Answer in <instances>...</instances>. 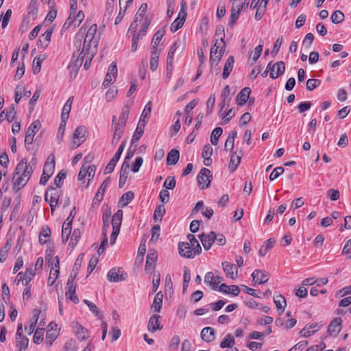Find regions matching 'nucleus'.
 <instances>
[{
	"instance_id": "obj_1",
	"label": "nucleus",
	"mask_w": 351,
	"mask_h": 351,
	"mask_svg": "<svg viewBox=\"0 0 351 351\" xmlns=\"http://www.w3.org/2000/svg\"><path fill=\"white\" fill-rule=\"evenodd\" d=\"M36 160L33 158L27 163L26 158H23L17 165L14 170V186L16 191L21 189L28 182L36 167Z\"/></svg>"
},
{
	"instance_id": "obj_2",
	"label": "nucleus",
	"mask_w": 351,
	"mask_h": 351,
	"mask_svg": "<svg viewBox=\"0 0 351 351\" xmlns=\"http://www.w3.org/2000/svg\"><path fill=\"white\" fill-rule=\"evenodd\" d=\"M97 29V27L95 24L91 25L88 29L84 40L83 53H85L86 50H90L92 47H96L97 45L98 40L95 37Z\"/></svg>"
},
{
	"instance_id": "obj_3",
	"label": "nucleus",
	"mask_w": 351,
	"mask_h": 351,
	"mask_svg": "<svg viewBox=\"0 0 351 351\" xmlns=\"http://www.w3.org/2000/svg\"><path fill=\"white\" fill-rule=\"evenodd\" d=\"M285 71V64L282 61H278L274 64H272L270 62L266 68V71H265V74L266 73H269V76L272 79H276L278 76L282 75Z\"/></svg>"
},
{
	"instance_id": "obj_4",
	"label": "nucleus",
	"mask_w": 351,
	"mask_h": 351,
	"mask_svg": "<svg viewBox=\"0 0 351 351\" xmlns=\"http://www.w3.org/2000/svg\"><path fill=\"white\" fill-rule=\"evenodd\" d=\"M40 126L41 124L38 120L33 121L29 126L25 138V145L27 150L30 149L29 145L32 144L34 137L39 130Z\"/></svg>"
},
{
	"instance_id": "obj_5",
	"label": "nucleus",
	"mask_w": 351,
	"mask_h": 351,
	"mask_svg": "<svg viewBox=\"0 0 351 351\" xmlns=\"http://www.w3.org/2000/svg\"><path fill=\"white\" fill-rule=\"evenodd\" d=\"M59 197L60 192L56 188L51 186L47 189L45 195V201L49 204L52 213L55 210L58 204Z\"/></svg>"
},
{
	"instance_id": "obj_6",
	"label": "nucleus",
	"mask_w": 351,
	"mask_h": 351,
	"mask_svg": "<svg viewBox=\"0 0 351 351\" xmlns=\"http://www.w3.org/2000/svg\"><path fill=\"white\" fill-rule=\"evenodd\" d=\"M212 178L211 171L208 169L202 168L197 177V181L200 189H205L208 188Z\"/></svg>"
},
{
	"instance_id": "obj_7",
	"label": "nucleus",
	"mask_w": 351,
	"mask_h": 351,
	"mask_svg": "<svg viewBox=\"0 0 351 351\" xmlns=\"http://www.w3.org/2000/svg\"><path fill=\"white\" fill-rule=\"evenodd\" d=\"M84 60V56L82 53V51L79 53L76 54L73 53L71 60L69 64V67L71 70V76L75 77L80 67L82 66Z\"/></svg>"
},
{
	"instance_id": "obj_8",
	"label": "nucleus",
	"mask_w": 351,
	"mask_h": 351,
	"mask_svg": "<svg viewBox=\"0 0 351 351\" xmlns=\"http://www.w3.org/2000/svg\"><path fill=\"white\" fill-rule=\"evenodd\" d=\"M86 130L84 126L77 127L73 135L71 148L75 149L86 140Z\"/></svg>"
},
{
	"instance_id": "obj_9",
	"label": "nucleus",
	"mask_w": 351,
	"mask_h": 351,
	"mask_svg": "<svg viewBox=\"0 0 351 351\" xmlns=\"http://www.w3.org/2000/svg\"><path fill=\"white\" fill-rule=\"evenodd\" d=\"M187 238L189 239V242L186 243L191 245V247H192L193 250H187L186 256L187 258H193L202 252V247L193 234H188Z\"/></svg>"
},
{
	"instance_id": "obj_10",
	"label": "nucleus",
	"mask_w": 351,
	"mask_h": 351,
	"mask_svg": "<svg viewBox=\"0 0 351 351\" xmlns=\"http://www.w3.org/2000/svg\"><path fill=\"white\" fill-rule=\"evenodd\" d=\"M127 274L122 268H112L107 274V278L110 282H118L125 280Z\"/></svg>"
},
{
	"instance_id": "obj_11",
	"label": "nucleus",
	"mask_w": 351,
	"mask_h": 351,
	"mask_svg": "<svg viewBox=\"0 0 351 351\" xmlns=\"http://www.w3.org/2000/svg\"><path fill=\"white\" fill-rule=\"evenodd\" d=\"M71 326L73 332L79 340L83 341L89 337V332L88 330L77 322H73Z\"/></svg>"
},
{
	"instance_id": "obj_12",
	"label": "nucleus",
	"mask_w": 351,
	"mask_h": 351,
	"mask_svg": "<svg viewBox=\"0 0 351 351\" xmlns=\"http://www.w3.org/2000/svg\"><path fill=\"white\" fill-rule=\"evenodd\" d=\"M36 275V272L34 271V269L30 267L26 269V271L25 273L23 272H19L16 278V280L18 281V283L20 281H22V283L25 286H27L29 283V282L32 280V279L34 278V276Z\"/></svg>"
},
{
	"instance_id": "obj_13",
	"label": "nucleus",
	"mask_w": 351,
	"mask_h": 351,
	"mask_svg": "<svg viewBox=\"0 0 351 351\" xmlns=\"http://www.w3.org/2000/svg\"><path fill=\"white\" fill-rule=\"evenodd\" d=\"M199 238L202 243L204 250H209L212 245L215 243V239H216V233L215 232H210L208 234L202 233L199 236Z\"/></svg>"
},
{
	"instance_id": "obj_14",
	"label": "nucleus",
	"mask_w": 351,
	"mask_h": 351,
	"mask_svg": "<svg viewBox=\"0 0 351 351\" xmlns=\"http://www.w3.org/2000/svg\"><path fill=\"white\" fill-rule=\"evenodd\" d=\"M112 128L114 130V135L112 140V145H115L119 143V140L121 139L125 131V125L117 122L115 123L114 124H112Z\"/></svg>"
},
{
	"instance_id": "obj_15",
	"label": "nucleus",
	"mask_w": 351,
	"mask_h": 351,
	"mask_svg": "<svg viewBox=\"0 0 351 351\" xmlns=\"http://www.w3.org/2000/svg\"><path fill=\"white\" fill-rule=\"evenodd\" d=\"M342 320L339 317L335 318L328 327V332L330 336L336 337L341 330Z\"/></svg>"
},
{
	"instance_id": "obj_16",
	"label": "nucleus",
	"mask_w": 351,
	"mask_h": 351,
	"mask_svg": "<svg viewBox=\"0 0 351 351\" xmlns=\"http://www.w3.org/2000/svg\"><path fill=\"white\" fill-rule=\"evenodd\" d=\"M161 317L158 315H153L149 319L147 328L149 331L154 332L158 330H160L162 326L160 325Z\"/></svg>"
},
{
	"instance_id": "obj_17",
	"label": "nucleus",
	"mask_w": 351,
	"mask_h": 351,
	"mask_svg": "<svg viewBox=\"0 0 351 351\" xmlns=\"http://www.w3.org/2000/svg\"><path fill=\"white\" fill-rule=\"evenodd\" d=\"M110 184V179L106 178L101 184L99 188L97 193L95 194L94 199L93 200V204H99L102 199L105 193L106 189Z\"/></svg>"
},
{
	"instance_id": "obj_18",
	"label": "nucleus",
	"mask_w": 351,
	"mask_h": 351,
	"mask_svg": "<svg viewBox=\"0 0 351 351\" xmlns=\"http://www.w3.org/2000/svg\"><path fill=\"white\" fill-rule=\"evenodd\" d=\"M55 167V156L53 154H50L47 158L43 167V172L44 174L51 176L53 173Z\"/></svg>"
},
{
	"instance_id": "obj_19",
	"label": "nucleus",
	"mask_w": 351,
	"mask_h": 351,
	"mask_svg": "<svg viewBox=\"0 0 351 351\" xmlns=\"http://www.w3.org/2000/svg\"><path fill=\"white\" fill-rule=\"evenodd\" d=\"M251 89L249 87L243 88L236 97V102L239 106L244 105L249 99Z\"/></svg>"
},
{
	"instance_id": "obj_20",
	"label": "nucleus",
	"mask_w": 351,
	"mask_h": 351,
	"mask_svg": "<svg viewBox=\"0 0 351 351\" xmlns=\"http://www.w3.org/2000/svg\"><path fill=\"white\" fill-rule=\"evenodd\" d=\"M200 336L204 341L212 342L215 340V330L209 326L205 327L202 330Z\"/></svg>"
},
{
	"instance_id": "obj_21",
	"label": "nucleus",
	"mask_w": 351,
	"mask_h": 351,
	"mask_svg": "<svg viewBox=\"0 0 351 351\" xmlns=\"http://www.w3.org/2000/svg\"><path fill=\"white\" fill-rule=\"evenodd\" d=\"M219 291L226 294H232L234 296H237L240 292V289L237 285L228 286L226 284L223 283L219 286Z\"/></svg>"
},
{
	"instance_id": "obj_22",
	"label": "nucleus",
	"mask_w": 351,
	"mask_h": 351,
	"mask_svg": "<svg viewBox=\"0 0 351 351\" xmlns=\"http://www.w3.org/2000/svg\"><path fill=\"white\" fill-rule=\"evenodd\" d=\"M73 99H74L73 96L70 97L67 99V101H66V103L64 104V105L62 108V113H61V120H62L63 121H67V120L69 117V114L71 110V106H72Z\"/></svg>"
},
{
	"instance_id": "obj_23",
	"label": "nucleus",
	"mask_w": 351,
	"mask_h": 351,
	"mask_svg": "<svg viewBox=\"0 0 351 351\" xmlns=\"http://www.w3.org/2000/svg\"><path fill=\"white\" fill-rule=\"evenodd\" d=\"M158 258L157 252L155 250H149L146 259L145 269L147 270H152L155 267V263Z\"/></svg>"
},
{
	"instance_id": "obj_24",
	"label": "nucleus",
	"mask_w": 351,
	"mask_h": 351,
	"mask_svg": "<svg viewBox=\"0 0 351 351\" xmlns=\"http://www.w3.org/2000/svg\"><path fill=\"white\" fill-rule=\"evenodd\" d=\"M56 262L54 263V267L56 268V270H54V271L53 272L52 270H51L50 271V274H49V276L48 278V285L49 286H52L55 282H56V280L57 279L58 276V274L60 273V261H59V258L58 256H56L54 258Z\"/></svg>"
},
{
	"instance_id": "obj_25",
	"label": "nucleus",
	"mask_w": 351,
	"mask_h": 351,
	"mask_svg": "<svg viewBox=\"0 0 351 351\" xmlns=\"http://www.w3.org/2000/svg\"><path fill=\"white\" fill-rule=\"evenodd\" d=\"M152 101L147 102V104L145 105L144 110L141 115L140 119H139V125H142V127L144 128L146 123L147 119L149 118L151 111H152Z\"/></svg>"
},
{
	"instance_id": "obj_26",
	"label": "nucleus",
	"mask_w": 351,
	"mask_h": 351,
	"mask_svg": "<svg viewBox=\"0 0 351 351\" xmlns=\"http://www.w3.org/2000/svg\"><path fill=\"white\" fill-rule=\"evenodd\" d=\"M204 282L211 287L213 290H217L220 280H216L213 273L208 271L205 275Z\"/></svg>"
},
{
	"instance_id": "obj_27",
	"label": "nucleus",
	"mask_w": 351,
	"mask_h": 351,
	"mask_svg": "<svg viewBox=\"0 0 351 351\" xmlns=\"http://www.w3.org/2000/svg\"><path fill=\"white\" fill-rule=\"evenodd\" d=\"M234 57L232 56H230L224 64L223 71L222 73V77L223 79L228 78V77L230 74L234 66Z\"/></svg>"
},
{
	"instance_id": "obj_28",
	"label": "nucleus",
	"mask_w": 351,
	"mask_h": 351,
	"mask_svg": "<svg viewBox=\"0 0 351 351\" xmlns=\"http://www.w3.org/2000/svg\"><path fill=\"white\" fill-rule=\"evenodd\" d=\"M123 213L122 210H118L112 216V229H117L120 230Z\"/></svg>"
},
{
	"instance_id": "obj_29",
	"label": "nucleus",
	"mask_w": 351,
	"mask_h": 351,
	"mask_svg": "<svg viewBox=\"0 0 351 351\" xmlns=\"http://www.w3.org/2000/svg\"><path fill=\"white\" fill-rule=\"evenodd\" d=\"M159 56H160V50L152 49L149 64H150V69L152 71H156L158 66Z\"/></svg>"
},
{
	"instance_id": "obj_30",
	"label": "nucleus",
	"mask_w": 351,
	"mask_h": 351,
	"mask_svg": "<svg viewBox=\"0 0 351 351\" xmlns=\"http://www.w3.org/2000/svg\"><path fill=\"white\" fill-rule=\"evenodd\" d=\"M162 299L163 294L162 292H158L154 297L153 304L151 307L155 312L159 313L160 311L162 305Z\"/></svg>"
},
{
	"instance_id": "obj_31",
	"label": "nucleus",
	"mask_w": 351,
	"mask_h": 351,
	"mask_svg": "<svg viewBox=\"0 0 351 351\" xmlns=\"http://www.w3.org/2000/svg\"><path fill=\"white\" fill-rule=\"evenodd\" d=\"M220 40L223 43V46L219 50V55L214 56V55L212 54L211 56H210V63L211 67L217 66L218 65V64L221 58L222 54L223 53V52L225 51V49H224L225 43H224L223 37H221L220 38Z\"/></svg>"
},
{
	"instance_id": "obj_32",
	"label": "nucleus",
	"mask_w": 351,
	"mask_h": 351,
	"mask_svg": "<svg viewBox=\"0 0 351 351\" xmlns=\"http://www.w3.org/2000/svg\"><path fill=\"white\" fill-rule=\"evenodd\" d=\"M241 155L240 154H238L237 152H234L232 154L228 165V168L232 172L234 171L238 167L241 162Z\"/></svg>"
},
{
	"instance_id": "obj_33",
	"label": "nucleus",
	"mask_w": 351,
	"mask_h": 351,
	"mask_svg": "<svg viewBox=\"0 0 351 351\" xmlns=\"http://www.w3.org/2000/svg\"><path fill=\"white\" fill-rule=\"evenodd\" d=\"M180 158V152L178 150L173 149L167 154V163L169 165H176Z\"/></svg>"
},
{
	"instance_id": "obj_34",
	"label": "nucleus",
	"mask_w": 351,
	"mask_h": 351,
	"mask_svg": "<svg viewBox=\"0 0 351 351\" xmlns=\"http://www.w3.org/2000/svg\"><path fill=\"white\" fill-rule=\"evenodd\" d=\"M131 106L132 103H127L123 106L121 113L119 118V123L126 125V121L129 116Z\"/></svg>"
},
{
	"instance_id": "obj_35",
	"label": "nucleus",
	"mask_w": 351,
	"mask_h": 351,
	"mask_svg": "<svg viewBox=\"0 0 351 351\" xmlns=\"http://www.w3.org/2000/svg\"><path fill=\"white\" fill-rule=\"evenodd\" d=\"M165 29H160L158 31H157L152 39V49L153 50H158L157 49L160 40H162L164 34H165Z\"/></svg>"
},
{
	"instance_id": "obj_36",
	"label": "nucleus",
	"mask_w": 351,
	"mask_h": 351,
	"mask_svg": "<svg viewBox=\"0 0 351 351\" xmlns=\"http://www.w3.org/2000/svg\"><path fill=\"white\" fill-rule=\"evenodd\" d=\"M237 132L236 131H230L228 137L225 143L224 149L226 151H231L234 147V139L237 136Z\"/></svg>"
},
{
	"instance_id": "obj_37",
	"label": "nucleus",
	"mask_w": 351,
	"mask_h": 351,
	"mask_svg": "<svg viewBox=\"0 0 351 351\" xmlns=\"http://www.w3.org/2000/svg\"><path fill=\"white\" fill-rule=\"evenodd\" d=\"M223 271L226 273V276L231 278L234 279L237 277V274H234V269L235 267L234 265L230 264L228 262H225L222 263Z\"/></svg>"
},
{
	"instance_id": "obj_38",
	"label": "nucleus",
	"mask_w": 351,
	"mask_h": 351,
	"mask_svg": "<svg viewBox=\"0 0 351 351\" xmlns=\"http://www.w3.org/2000/svg\"><path fill=\"white\" fill-rule=\"evenodd\" d=\"M319 326L317 324L306 325L300 332V335L303 337H309L313 335L317 330Z\"/></svg>"
},
{
	"instance_id": "obj_39",
	"label": "nucleus",
	"mask_w": 351,
	"mask_h": 351,
	"mask_svg": "<svg viewBox=\"0 0 351 351\" xmlns=\"http://www.w3.org/2000/svg\"><path fill=\"white\" fill-rule=\"evenodd\" d=\"M134 194L132 191H128L125 193L119 200V204L121 207L126 206L130 202L133 200Z\"/></svg>"
},
{
	"instance_id": "obj_40",
	"label": "nucleus",
	"mask_w": 351,
	"mask_h": 351,
	"mask_svg": "<svg viewBox=\"0 0 351 351\" xmlns=\"http://www.w3.org/2000/svg\"><path fill=\"white\" fill-rule=\"evenodd\" d=\"M28 339L23 335L20 336H16V346L19 348V351L26 349L28 346Z\"/></svg>"
},
{
	"instance_id": "obj_41",
	"label": "nucleus",
	"mask_w": 351,
	"mask_h": 351,
	"mask_svg": "<svg viewBox=\"0 0 351 351\" xmlns=\"http://www.w3.org/2000/svg\"><path fill=\"white\" fill-rule=\"evenodd\" d=\"M166 210L163 204H160L157 206L154 213V220L155 222L161 221Z\"/></svg>"
},
{
	"instance_id": "obj_42",
	"label": "nucleus",
	"mask_w": 351,
	"mask_h": 351,
	"mask_svg": "<svg viewBox=\"0 0 351 351\" xmlns=\"http://www.w3.org/2000/svg\"><path fill=\"white\" fill-rule=\"evenodd\" d=\"M263 51V46L261 45H258L255 47L254 51L252 52L249 57V62L251 64H254L257 60L261 56V54Z\"/></svg>"
},
{
	"instance_id": "obj_43",
	"label": "nucleus",
	"mask_w": 351,
	"mask_h": 351,
	"mask_svg": "<svg viewBox=\"0 0 351 351\" xmlns=\"http://www.w3.org/2000/svg\"><path fill=\"white\" fill-rule=\"evenodd\" d=\"M11 248V243L8 240L3 247L0 250V262L4 263Z\"/></svg>"
},
{
	"instance_id": "obj_44",
	"label": "nucleus",
	"mask_w": 351,
	"mask_h": 351,
	"mask_svg": "<svg viewBox=\"0 0 351 351\" xmlns=\"http://www.w3.org/2000/svg\"><path fill=\"white\" fill-rule=\"evenodd\" d=\"M38 0H31L27 7V13L35 18L38 14Z\"/></svg>"
},
{
	"instance_id": "obj_45",
	"label": "nucleus",
	"mask_w": 351,
	"mask_h": 351,
	"mask_svg": "<svg viewBox=\"0 0 351 351\" xmlns=\"http://www.w3.org/2000/svg\"><path fill=\"white\" fill-rule=\"evenodd\" d=\"M234 344V339L231 334H228L226 335L224 339L220 343V348H232Z\"/></svg>"
},
{
	"instance_id": "obj_46",
	"label": "nucleus",
	"mask_w": 351,
	"mask_h": 351,
	"mask_svg": "<svg viewBox=\"0 0 351 351\" xmlns=\"http://www.w3.org/2000/svg\"><path fill=\"white\" fill-rule=\"evenodd\" d=\"M223 130L220 127L215 128L210 135V143L213 145H217L219 141V138L221 135Z\"/></svg>"
},
{
	"instance_id": "obj_47",
	"label": "nucleus",
	"mask_w": 351,
	"mask_h": 351,
	"mask_svg": "<svg viewBox=\"0 0 351 351\" xmlns=\"http://www.w3.org/2000/svg\"><path fill=\"white\" fill-rule=\"evenodd\" d=\"M274 302L278 309L281 310L282 312L284 311L286 306V300L282 295H278L274 297Z\"/></svg>"
},
{
	"instance_id": "obj_48",
	"label": "nucleus",
	"mask_w": 351,
	"mask_h": 351,
	"mask_svg": "<svg viewBox=\"0 0 351 351\" xmlns=\"http://www.w3.org/2000/svg\"><path fill=\"white\" fill-rule=\"evenodd\" d=\"M84 303L87 305L89 310L97 317H101V311L99 308L92 302L88 300H84Z\"/></svg>"
},
{
	"instance_id": "obj_49",
	"label": "nucleus",
	"mask_w": 351,
	"mask_h": 351,
	"mask_svg": "<svg viewBox=\"0 0 351 351\" xmlns=\"http://www.w3.org/2000/svg\"><path fill=\"white\" fill-rule=\"evenodd\" d=\"M82 53L84 54V59H85V62H84V69L85 70H88L90 66V63L92 62V60L94 57V55H95V52L94 51H90V50L89 51H85V53Z\"/></svg>"
},
{
	"instance_id": "obj_50",
	"label": "nucleus",
	"mask_w": 351,
	"mask_h": 351,
	"mask_svg": "<svg viewBox=\"0 0 351 351\" xmlns=\"http://www.w3.org/2000/svg\"><path fill=\"white\" fill-rule=\"evenodd\" d=\"M51 234V230L49 227H43L41 232L39 234V241L41 244H45L47 242V238H49Z\"/></svg>"
},
{
	"instance_id": "obj_51",
	"label": "nucleus",
	"mask_w": 351,
	"mask_h": 351,
	"mask_svg": "<svg viewBox=\"0 0 351 351\" xmlns=\"http://www.w3.org/2000/svg\"><path fill=\"white\" fill-rule=\"evenodd\" d=\"M252 280L255 284L261 285L263 283V271L256 269L252 274Z\"/></svg>"
},
{
	"instance_id": "obj_52",
	"label": "nucleus",
	"mask_w": 351,
	"mask_h": 351,
	"mask_svg": "<svg viewBox=\"0 0 351 351\" xmlns=\"http://www.w3.org/2000/svg\"><path fill=\"white\" fill-rule=\"evenodd\" d=\"M115 0H107L104 17L109 20L113 13Z\"/></svg>"
},
{
	"instance_id": "obj_53",
	"label": "nucleus",
	"mask_w": 351,
	"mask_h": 351,
	"mask_svg": "<svg viewBox=\"0 0 351 351\" xmlns=\"http://www.w3.org/2000/svg\"><path fill=\"white\" fill-rule=\"evenodd\" d=\"M344 20V14L340 10L335 11L331 15V21L335 24L341 23Z\"/></svg>"
},
{
	"instance_id": "obj_54",
	"label": "nucleus",
	"mask_w": 351,
	"mask_h": 351,
	"mask_svg": "<svg viewBox=\"0 0 351 351\" xmlns=\"http://www.w3.org/2000/svg\"><path fill=\"white\" fill-rule=\"evenodd\" d=\"M83 165L84 167H85V171L87 172V176L88 177V181L87 184L86 185V188H87L89 185L90 180L93 179L95 176L96 167L95 165Z\"/></svg>"
},
{
	"instance_id": "obj_55",
	"label": "nucleus",
	"mask_w": 351,
	"mask_h": 351,
	"mask_svg": "<svg viewBox=\"0 0 351 351\" xmlns=\"http://www.w3.org/2000/svg\"><path fill=\"white\" fill-rule=\"evenodd\" d=\"M81 237V232L79 229H75L71 234L69 245L75 247Z\"/></svg>"
},
{
	"instance_id": "obj_56",
	"label": "nucleus",
	"mask_w": 351,
	"mask_h": 351,
	"mask_svg": "<svg viewBox=\"0 0 351 351\" xmlns=\"http://www.w3.org/2000/svg\"><path fill=\"white\" fill-rule=\"evenodd\" d=\"M66 289V291L65 294L66 298L71 300L75 304H77L79 302V299L75 295V288H69Z\"/></svg>"
},
{
	"instance_id": "obj_57",
	"label": "nucleus",
	"mask_w": 351,
	"mask_h": 351,
	"mask_svg": "<svg viewBox=\"0 0 351 351\" xmlns=\"http://www.w3.org/2000/svg\"><path fill=\"white\" fill-rule=\"evenodd\" d=\"M143 128H144L142 127V125H139V123L138 124L136 131L131 139L132 144H134L135 142L138 141L141 138L144 132Z\"/></svg>"
},
{
	"instance_id": "obj_58",
	"label": "nucleus",
	"mask_w": 351,
	"mask_h": 351,
	"mask_svg": "<svg viewBox=\"0 0 351 351\" xmlns=\"http://www.w3.org/2000/svg\"><path fill=\"white\" fill-rule=\"evenodd\" d=\"M179 254L181 256L186 258V254H187V250H193V249L191 247L188 243L182 242L178 245Z\"/></svg>"
},
{
	"instance_id": "obj_59",
	"label": "nucleus",
	"mask_w": 351,
	"mask_h": 351,
	"mask_svg": "<svg viewBox=\"0 0 351 351\" xmlns=\"http://www.w3.org/2000/svg\"><path fill=\"white\" fill-rule=\"evenodd\" d=\"M176 184V180L175 177L168 176L163 183V187L166 189H173Z\"/></svg>"
},
{
	"instance_id": "obj_60",
	"label": "nucleus",
	"mask_w": 351,
	"mask_h": 351,
	"mask_svg": "<svg viewBox=\"0 0 351 351\" xmlns=\"http://www.w3.org/2000/svg\"><path fill=\"white\" fill-rule=\"evenodd\" d=\"M43 334L44 329L43 328H38L36 330L34 337L33 341L34 343L40 344L43 340Z\"/></svg>"
},
{
	"instance_id": "obj_61",
	"label": "nucleus",
	"mask_w": 351,
	"mask_h": 351,
	"mask_svg": "<svg viewBox=\"0 0 351 351\" xmlns=\"http://www.w3.org/2000/svg\"><path fill=\"white\" fill-rule=\"evenodd\" d=\"M84 19V14L82 11H79L73 21H69V25H73L74 27L79 26L80 24Z\"/></svg>"
},
{
	"instance_id": "obj_62",
	"label": "nucleus",
	"mask_w": 351,
	"mask_h": 351,
	"mask_svg": "<svg viewBox=\"0 0 351 351\" xmlns=\"http://www.w3.org/2000/svg\"><path fill=\"white\" fill-rule=\"evenodd\" d=\"M240 13L241 12H239V9H231V14L228 22V25L231 27L234 25V24L239 17Z\"/></svg>"
},
{
	"instance_id": "obj_63",
	"label": "nucleus",
	"mask_w": 351,
	"mask_h": 351,
	"mask_svg": "<svg viewBox=\"0 0 351 351\" xmlns=\"http://www.w3.org/2000/svg\"><path fill=\"white\" fill-rule=\"evenodd\" d=\"M321 84V81L318 79H309L306 82V88L308 90H313Z\"/></svg>"
},
{
	"instance_id": "obj_64",
	"label": "nucleus",
	"mask_w": 351,
	"mask_h": 351,
	"mask_svg": "<svg viewBox=\"0 0 351 351\" xmlns=\"http://www.w3.org/2000/svg\"><path fill=\"white\" fill-rule=\"evenodd\" d=\"M44 58H42L40 56H36L34 59V68L33 72L34 74H36L40 72L41 68V63Z\"/></svg>"
}]
</instances>
